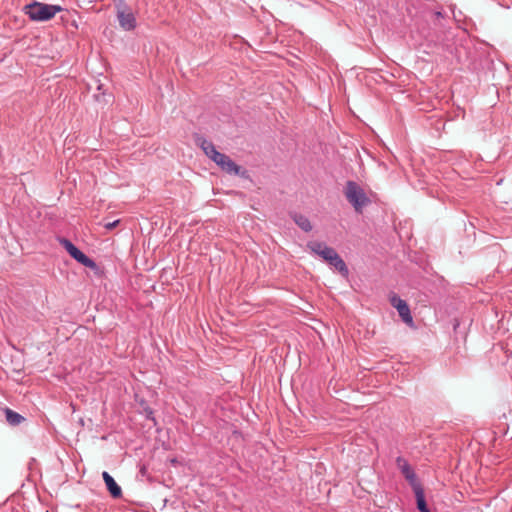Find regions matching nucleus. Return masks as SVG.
<instances>
[{
    "label": "nucleus",
    "mask_w": 512,
    "mask_h": 512,
    "mask_svg": "<svg viewBox=\"0 0 512 512\" xmlns=\"http://www.w3.org/2000/svg\"><path fill=\"white\" fill-rule=\"evenodd\" d=\"M116 16L119 25L123 30L131 31L136 28L137 21L131 8L125 11H119L118 13H116Z\"/></svg>",
    "instance_id": "obj_7"
},
{
    "label": "nucleus",
    "mask_w": 512,
    "mask_h": 512,
    "mask_svg": "<svg viewBox=\"0 0 512 512\" xmlns=\"http://www.w3.org/2000/svg\"><path fill=\"white\" fill-rule=\"evenodd\" d=\"M344 195L357 213H362L364 207L371 202L364 189L355 181L346 182Z\"/></svg>",
    "instance_id": "obj_3"
},
{
    "label": "nucleus",
    "mask_w": 512,
    "mask_h": 512,
    "mask_svg": "<svg viewBox=\"0 0 512 512\" xmlns=\"http://www.w3.org/2000/svg\"><path fill=\"white\" fill-rule=\"evenodd\" d=\"M119 224V220H115L113 222H107L104 224V227L107 229V230H112L114 229L117 225Z\"/></svg>",
    "instance_id": "obj_16"
},
{
    "label": "nucleus",
    "mask_w": 512,
    "mask_h": 512,
    "mask_svg": "<svg viewBox=\"0 0 512 512\" xmlns=\"http://www.w3.org/2000/svg\"><path fill=\"white\" fill-rule=\"evenodd\" d=\"M327 262L331 267L335 268L342 276L347 277L349 274L348 267L344 260L339 256V254L336 252L334 255L328 257L324 260Z\"/></svg>",
    "instance_id": "obj_9"
},
{
    "label": "nucleus",
    "mask_w": 512,
    "mask_h": 512,
    "mask_svg": "<svg viewBox=\"0 0 512 512\" xmlns=\"http://www.w3.org/2000/svg\"><path fill=\"white\" fill-rule=\"evenodd\" d=\"M390 302L394 308L397 309L399 316L409 326L413 325V318L409 309L408 304L396 295H393Z\"/></svg>",
    "instance_id": "obj_6"
},
{
    "label": "nucleus",
    "mask_w": 512,
    "mask_h": 512,
    "mask_svg": "<svg viewBox=\"0 0 512 512\" xmlns=\"http://www.w3.org/2000/svg\"><path fill=\"white\" fill-rule=\"evenodd\" d=\"M62 10L63 7L60 5L46 4L38 1H33L23 7L24 13L30 20L35 22L49 21Z\"/></svg>",
    "instance_id": "obj_2"
},
{
    "label": "nucleus",
    "mask_w": 512,
    "mask_h": 512,
    "mask_svg": "<svg viewBox=\"0 0 512 512\" xmlns=\"http://www.w3.org/2000/svg\"><path fill=\"white\" fill-rule=\"evenodd\" d=\"M103 480L106 484V487L110 494L114 498H119L122 496V490L120 486L115 482L114 478L106 471L102 473Z\"/></svg>",
    "instance_id": "obj_11"
},
{
    "label": "nucleus",
    "mask_w": 512,
    "mask_h": 512,
    "mask_svg": "<svg viewBox=\"0 0 512 512\" xmlns=\"http://www.w3.org/2000/svg\"><path fill=\"white\" fill-rule=\"evenodd\" d=\"M60 244L65 248L69 255L80 264L89 268H94L96 266L95 262L80 251L70 240L61 238Z\"/></svg>",
    "instance_id": "obj_4"
},
{
    "label": "nucleus",
    "mask_w": 512,
    "mask_h": 512,
    "mask_svg": "<svg viewBox=\"0 0 512 512\" xmlns=\"http://www.w3.org/2000/svg\"><path fill=\"white\" fill-rule=\"evenodd\" d=\"M327 262L331 267L335 268L342 276L347 277L349 274L348 267L344 260L339 256V254L336 252L334 255L328 257L324 260Z\"/></svg>",
    "instance_id": "obj_10"
},
{
    "label": "nucleus",
    "mask_w": 512,
    "mask_h": 512,
    "mask_svg": "<svg viewBox=\"0 0 512 512\" xmlns=\"http://www.w3.org/2000/svg\"><path fill=\"white\" fill-rule=\"evenodd\" d=\"M413 491L415 493L417 508L419 509V511L430 512L425 501L424 490L422 486L414 488Z\"/></svg>",
    "instance_id": "obj_12"
},
{
    "label": "nucleus",
    "mask_w": 512,
    "mask_h": 512,
    "mask_svg": "<svg viewBox=\"0 0 512 512\" xmlns=\"http://www.w3.org/2000/svg\"><path fill=\"white\" fill-rule=\"evenodd\" d=\"M293 220L294 222L305 232H310L312 230V225L309 221V219L302 215V214H298V213H294L293 214Z\"/></svg>",
    "instance_id": "obj_13"
},
{
    "label": "nucleus",
    "mask_w": 512,
    "mask_h": 512,
    "mask_svg": "<svg viewBox=\"0 0 512 512\" xmlns=\"http://www.w3.org/2000/svg\"><path fill=\"white\" fill-rule=\"evenodd\" d=\"M5 416L7 422L13 426L19 425L24 420V417L9 408L5 409Z\"/></svg>",
    "instance_id": "obj_14"
},
{
    "label": "nucleus",
    "mask_w": 512,
    "mask_h": 512,
    "mask_svg": "<svg viewBox=\"0 0 512 512\" xmlns=\"http://www.w3.org/2000/svg\"><path fill=\"white\" fill-rule=\"evenodd\" d=\"M396 465H397L398 469L400 470V472L402 473V475L404 476V478L409 482L412 489L421 486V484L419 483V481L417 479V475H416L414 469L411 467V465L408 463V461L405 458H403L401 456L397 457Z\"/></svg>",
    "instance_id": "obj_5"
},
{
    "label": "nucleus",
    "mask_w": 512,
    "mask_h": 512,
    "mask_svg": "<svg viewBox=\"0 0 512 512\" xmlns=\"http://www.w3.org/2000/svg\"><path fill=\"white\" fill-rule=\"evenodd\" d=\"M114 1H115L116 11L118 13L121 10L125 11V10L130 9V7L128 6V3L131 2L132 0H114Z\"/></svg>",
    "instance_id": "obj_15"
},
{
    "label": "nucleus",
    "mask_w": 512,
    "mask_h": 512,
    "mask_svg": "<svg viewBox=\"0 0 512 512\" xmlns=\"http://www.w3.org/2000/svg\"><path fill=\"white\" fill-rule=\"evenodd\" d=\"M196 143L203 150L204 154L212 160L222 171L230 175H240L241 167L237 165L229 156L217 151L215 145L203 138L198 137Z\"/></svg>",
    "instance_id": "obj_1"
},
{
    "label": "nucleus",
    "mask_w": 512,
    "mask_h": 512,
    "mask_svg": "<svg viewBox=\"0 0 512 512\" xmlns=\"http://www.w3.org/2000/svg\"><path fill=\"white\" fill-rule=\"evenodd\" d=\"M436 17H442V13L440 11L435 12Z\"/></svg>",
    "instance_id": "obj_17"
},
{
    "label": "nucleus",
    "mask_w": 512,
    "mask_h": 512,
    "mask_svg": "<svg viewBox=\"0 0 512 512\" xmlns=\"http://www.w3.org/2000/svg\"><path fill=\"white\" fill-rule=\"evenodd\" d=\"M307 248L310 250L311 253L319 256L323 260L327 259L328 257L334 255V253H336V250L334 248L329 247L324 242L320 241L308 242Z\"/></svg>",
    "instance_id": "obj_8"
}]
</instances>
